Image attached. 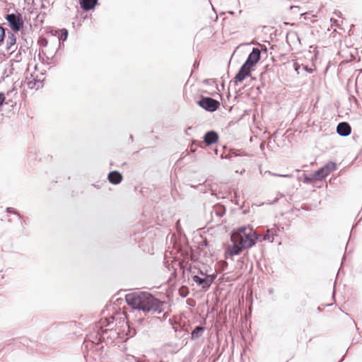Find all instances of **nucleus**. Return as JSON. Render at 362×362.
I'll return each instance as SVG.
<instances>
[{"instance_id":"1","label":"nucleus","mask_w":362,"mask_h":362,"mask_svg":"<svg viewBox=\"0 0 362 362\" xmlns=\"http://www.w3.org/2000/svg\"><path fill=\"white\" fill-rule=\"evenodd\" d=\"M125 299L127 304L134 309L157 313H161L163 311L164 303L148 292L139 291L128 293L126 295Z\"/></svg>"},{"instance_id":"2","label":"nucleus","mask_w":362,"mask_h":362,"mask_svg":"<svg viewBox=\"0 0 362 362\" xmlns=\"http://www.w3.org/2000/svg\"><path fill=\"white\" fill-rule=\"evenodd\" d=\"M261 235L257 234L250 226H242L237 229L233 238L240 242V245L245 249L254 246Z\"/></svg>"},{"instance_id":"3","label":"nucleus","mask_w":362,"mask_h":362,"mask_svg":"<svg viewBox=\"0 0 362 362\" xmlns=\"http://www.w3.org/2000/svg\"><path fill=\"white\" fill-rule=\"evenodd\" d=\"M197 103L204 110L210 112H215L220 106L218 100L206 96H201Z\"/></svg>"},{"instance_id":"4","label":"nucleus","mask_w":362,"mask_h":362,"mask_svg":"<svg viewBox=\"0 0 362 362\" xmlns=\"http://www.w3.org/2000/svg\"><path fill=\"white\" fill-rule=\"evenodd\" d=\"M24 22L35 19L37 16L38 11L35 7L34 0H24Z\"/></svg>"},{"instance_id":"5","label":"nucleus","mask_w":362,"mask_h":362,"mask_svg":"<svg viewBox=\"0 0 362 362\" xmlns=\"http://www.w3.org/2000/svg\"><path fill=\"white\" fill-rule=\"evenodd\" d=\"M38 43L40 44V47L45 48V50H42V52L45 53V54H47V58L49 57H53L56 54V53H54L55 49H54L56 46L52 40H49L45 37H40L38 40Z\"/></svg>"},{"instance_id":"6","label":"nucleus","mask_w":362,"mask_h":362,"mask_svg":"<svg viewBox=\"0 0 362 362\" xmlns=\"http://www.w3.org/2000/svg\"><path fill=\"white\" fill-rule=\"evenodd\" d=\"M52 35L54 36L57 37V42H54V45L56 47H54V49H55V52L57 53V51L61 47V43H63L67 40L69 32L67 29L66 28H62V29H57L52 31Z\"/></svg>"},{"instance_id":"7","label":"nucleus","mask_w":362,"mask_h":362,"mask_svg":"<svg viewBox=\"0 0 362 362\" xmlns=\"http://www.w3.org/2000/svg\"><path fill=\"white\" fill-rule=\"evenodd\" d=\"M21 17V13H11L7 14L6 16V19L7 20L10 28L14 32H18L21 30L22 25Z\"/></svg>"},{"instance_id":"8","label":"nucleus","mask_w":362,"mask_h":362,"mask_svg":"<svg viewBox=\"0 0 362 362\" xmlns=\"http://www.w3.org/2000/svg\"><path fill=\"white\" fill-rule=\"evenodd\" d=\"M233 242V245L229 246L226 250V258L228 259L235 255H240L243 250H246L242 247V245H240V242L237 241L233 237L231 239Z\"/></svg>"},{"instance_id":"9","label":"nucleus","mask_w":362,"mask_h":362,"mask_svg":"<svg viewBox=\"0 0 362 362\" xmlns=\"http://www.w3.org/2000/svg\"><path fill=\"white\" fill-rule=\"evenodd\" d=\"M260 59V51L258 48H253L252 52L248 55L246 61L243 64L245 66L247 67L250 70L259 61Z\"/></svg>"},{"instance_id":"10","label":"nucleus","mask_w":362,"mask_h":362,"mask_svg":"<svg viewBox=\"0 0 362 362\" xmlns=\"http://www.w3.org/2000/svg\"><path fill=\"white\" fill-rule=\"evenodd\" d=\"M215 276L214 275H205L204 277H200L197 275L192 276L193 281L199 286H201L202 288L207 289L210 287L213 283Z\"/></svg>"},{"instance_id":"11","label":"nucleus","mask_w":362,"mask_h":362,"mask_svg":"<svg viewBox=\"0 0 362 362\" xmlns=\"http://www.w3.org/2000/svg\"><path fill=\"white\" fill-rule=\"evenodd\" d=\"M250 73L251 70L243 64L234 78V83L236 85L238 82L243 81L250 75Z\"/></svg>"},{"instance_id":"12","label":"nucleus","mask_w":362,"mask_h":362,"mask_svg":"<svg viewBox=\"0 0 362 362\" xmlns=\"http://www.w3.org/2000/svg\"><path fill=\"white\" fill-rule=\"evenodd\" d=\"M351 132V127L347 122H342L338 124L337 127V133L341 136H347Z\"/></svg>"},{"instance_id":"13","label":"nucleus","mask_w":362,"mask_h":362,"mask_svg":"<svg viewBox=\"0 0 362 362\" xmlns=\"http://www.w3.org/2000/svg\"><path fill=\"white\" fill-rule=\"evenodd\" d=\"M203 139L206 145L210 146L218 141V134L215 131H209L204 134Z\"/></svg>"},{"instance_id":"14","label":"nucleus","mask_w":362,"mask_h":362,"mask_svg":"<svg viewBox=\"0 0 362 362\" xmlns=\"http://www.w3.org/2000/svg\"><path fill=\"white\" fill-rule=\"evenodd\" d=\"M24 75H26L25 76V79L24 80V83H27L28 88L37 90L42 87V81L41 80L36 79L35 78L30 80L28 76V74L27 73V71L24 73Z\"/></svg>"},{"instance_id":"15","label":"nucleus","mask_w":362,"mask_h":362,"mask_svg":"<svg viewBox=\"0 0 362 362\" xmlns=\"http://www.w3.org/2000/svg\"><path fill=\"white\" fill-rule=\"evenodd\" d=\"M122 175L117 170L110 172L107 175L108 181L113 185L119 184L122 182Z\"/></svg>"},{"instance_id":"16","label":"nucleus","mask_w":362,"mask_h":362,"mask_svg":"<svg viewBox=\"0 0 362 362\" xmlns=\"http://www.w3.org/2000/svg\"><path fill=\"white\" fill-rule=\"evenodd\" d=\"M279 230V228L275 226H274L272 228H268L267 230V233L262 235V239L264 240H267L270 243H273L274 237L278 235V233Z\"/></svg>"},{"instance_id":"17","label":"nucleus","mask_w":362,"mask_h":362,"mask_svg":"<svg viewBox=\"0 0 362 362\" xmlns=\"http://www.w3.org/2000/svg\"><path fill=\"white\" fill-rule=\"evenodd\" d=\"M81 8L84 11H90L95 8L98 0H79Z\"/></svg>"},{"instance_id":"18","label":"nucleus","mask_w":362,"mask_h":362,"mask_svg":"<svg viewBox=\"0 0 362 362\" xmlns=\"http://www.w3.org/2000/svg\"><path fill=\"white\" fill-rule=\"evenodd\" d=\"M328 175L326 173V170L324 168H321L315 171L311 175V179H315V180H321L323 178L326 177Z\"/></svg>"},{"instance_id":"19","label":"nucleus","mask_w":362,"mask_h":362,"mask_svg":"<svg viewBox=\"0 0 362 362\" xmlns=\"http://www.w3.org/2000/svg\"><path fill=\"white\" fill-rule=\"evenodd\" d=\"M211 214H215L218 217L223 216L226 213L225 207L221 204H216L213 206Z\"/></svg>"},{"instance_id":"20","label":"nucleus","mask_w":362,"mask_h":362,"mask_svg":"<svg viewBox=\"0 0 362 362\" xmlns=\"http://www.w3.org/2000/svg\"><path fill=\"white\" fill-rule=\"evenodd\" d=\"M204 331V327L202 326H197L191 332V339H196L202 336Z\"/></svg>"},{"instance_id":"21","label":"nucleus","mask_w":362,"mask_h":362,"mask_svg":"<svg viewBox=\"0 0 362 362\" xmlns=\"http://www.w3.org/2000/svg\"><path fill=\"white\" fill-rule=\"evenodd\" d=\"M244 155H245L244 153L240 151L232 149V150H230L229 151L228 155L226 156V158H228V159L232 160V158L233 157L242 156H244Z\"/></svg>"},{"instance_id":"22","label":"nucleus","mask_w":362,"mask_h":362,"mask_svg":"<svg viewBox=\"0 0 362 362\" xmlns=\"http://www.w3.org/2000/svg\"><path fill=\"white\" fill-rule=\"evenodd\" d=\"M324 169L326 170V173L329 175L331 172L336 169V164L333 162H329L323 166Z\"/></svg>"},{"instance_id":"23","label":"nucleus","mask_w":362,"mask_h":362,"mask_svg":"<svg viewBox=\"0 0 362 362\" xmlns=\"http://www.w3.org/2000/svg\"><path fill=\"white\" fill-rule=\"evenodd\" d=\"M16 37H15V35L13 34H11L8 38L7 49H11L12 46H13L16 44Z\"/></svg>"},{"instance_id":"24","label":"nucleus","mask_w":362,"mask_h":362,"mask_svg":"<svg viewBox=\"0 0 362 362\" xmlns=\"http://www.w3.org/2000/svg\"><path fill=\"white\" fill-rule=\"evenodd\" d=\"M204 83L209 85V86H215L216 88L218 89V85H217L215 79H205L204 81Z\"/></svg>"},{"instance_id":"25","label":"nucleus","mask_w":362,"mask_h":362,"mask_svg":"<svg viewBox=\"0 0 362 362\" xmlns=\"http://www.w3.org/2000/svg\"><path fill=\"white\" fill-rule=\"evenodd\" d=\"M5 36V30L3 27L0 26V45L3 42Z\"/></svg>"},{"instance_id":"26","label":"nucleus","mask_w":362,"mask_h":362,"mask_svg":"<svg viewBox=\"0 0 362 362\" xmlns=\"http://www.w3.org/2000/svg\"><path fill=\"white\" fill-rule=\"evenodd\" d=\"M301 16H303V18L305 20H308L310 19L311 17H314V16L311 15L310 13H304L301 14Z\"/></svg>"},{"instance_id":"27","label":"nucleus","mask_w":362,"mask_h":362,"mask_svg":"<svg viewBox=\"0 0 362 362\" xmlns=\"http://www.w3.org/2000/svg\"><path fill=\"white\" fill-rule=\"evenodd\" d=\"M5 95L4 93H0V106H1L3 105V103H4L5 101Z\"/></svg>"},{"instance_id":"28","label":"nucleus","mask_w":362,"mask_h":362,"mask_svg":"<svg viewBox=\"0 0 362 362\" xmlns=\"http://www.w3.org/2000/svg\"><path fill=\"white\" fill-rule=\"evenodd\" d=\"M312 180H315V179H311V175L310 176L305 175L304 182L306 183L310 182Z\"/></svg>"},{"instance_id":"29","label":"nucleus","mask_w":362,"mask_h":362,"mask_svg":"<svg viewBox=\"0 0 362 362\" xmlns=\"http://www.w3.org/2000/svg\"><path fill=\"white\" fill-rule=\"evenodd\" d=\"M273 175L278 176V177H292V175L286 174V175H281V174H272Z\"/></svg>"},{"instance_id":"30","label":"nucleus","mask_w":362,"mask_h":362,"mask_svg":"<svg viewBox=\"0 0 362 362\" xmlns=\"http://www.w3.org/2000/svg\"><path fill=\"white\" fill-rule=\"evenodd\" d=\"M330 21L332 22V25H335L336 26H338L337 20L331 18Z\"/></svg>"},{"instance_id":"31","label":"nucleus","mask_w":362,"mask_h":362,"mask_svg":"<svg viewBox=\"0 0 362 362\" xmlns=\"http://www.w3.org/2000/svg\"><path fill=\"white\" fill-rule=\"evenodd\" d=\"M334 14H335L338 17H340L341 13L339 11L335 10Z\"/></svg>"},{"instance_id":"32","label":"nucleus","mask_w":362,"mask_h":362,"mask_svg":"<svg viewBox=\"0 0 362 362\" xmlns=\"http://www.w3.org/2000/svg\"><path fill=\"white\" fill-rule=\"evenodd\" d=\"M45 1H46L47 4H53L54 3V0H44Z\"/></svg>"},{"instance_id":"33","label":"nucleus","mask_w":362,"mask_h":362,"mask_svg":"<svg viewBox=\"0 0 362 362\" xmlns=\"http://www.w3.org/2000/svg\"><path fill=\"white\" fill-rule=\"evenodd\" d=\"M133 358L135 359L136 362H141L139 358H136V357L133 356Z\"/></svg>"},{"instance_id":"34","label":"nucleus","mask_w":362,"mask_h":362,"mask_svg":"<svg viewBox=\"0 0 362 362\" xmlns=\"http://www.w3.org/2000/svg\"><path fill=\"white\" fill-rule=\"evenodd\" d=\"M93 186H94L95 187L98 188V189H99V188H100V186H99V185H93Z\"/></svg>"},{"instance_id":"35","label":"nucleus","mask_w":362,"mask_h":362,"mask_svg":"<svg viewBox=\"0 0 362 362\" xmlns=\"http://www.w3.org/2000/svg\"><path fill=\"white\" fill-rule=\"evenodd\" d=\"M295 8H298V6H291V9Z\"/></svg>"},{"instance_id":"36","label":"nucleus","mask_w":362,"mask_h":362,"mask_svg":"<svg viewBox=\"0 0 362 362\" xmlns=\"http://www.w3.org/2000/svg\"><path fill=\"white\" fill-rule=\"evenodd\" d=\"M181 296H183V297H185L187 295L186 294L184 295V294L181 293Z\"/></svg>"},{"instance_id":"37","label":"nucleus","mask_w":362,"mask_h":362,"mask_svg":"<svg viewBox=\"0 0 362 362\" xmlns=\"http://www.w3.org/2000/svg\"><path fill=\"white\" fill-rule=\"evenodd\" d=\"M24 41L25 42L26 45H28V41L24 39Z\"/></svg>"},{"instance_id":"38","label":"nucleus","mask_w":362,"mask_h":362,"mask_svg":"<svg viewBox=\"0 0 362 362\" xmlns=\"http://www.w3.org/2000/svg\"><path fill=\"white\" fill-rule=\"evenodd\" d=\"M200 274H201L202 275H204V273H203L202 272H200Z\"/></svg>"}]
</instances>
